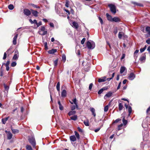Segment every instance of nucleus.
Listing matches in <instances>:
<instances>
[{
  "label": "nucleus",
  "instance_id": "60",
  "mask_svg": "<svg viewBox=\"0 0 150 150\" xmlns=\"http://www.w3.org/2000/svg\"><path fill=\"white\" fill-rule=\"evenodd\" d=\"M121 82H120L119 83V84H118V85L117 86V89H119L120 87V86H121Z\"/></svg>",
  "mask_w": 150,
  "mask_h": 150
},
{
  "label": "nucleus",
  "instance_id": "58",
  "mask_svg": "<svg viewBox=\"0 0 150 150\" xmlns=\"http://www.w3.org/2000/svg\"><path fill=\"white\" fill-rule=\"evenodd\" d=\"M121 120L120 119H117L116 120H115V121H114L115 123H117L118 122L120 121Z\"/></svg>",
  "mask_w": 150,
  "mask_h": 150
},
{
  "label": "nucleus",
  "instance_id": "10",
  "mask_svg": "<svg viewBox=\"0 0 150 150\" xmlns=\"http://www.w3.org/2000/svg\"><path fill=\"white\" fill-rule=\"evenodd\" d=\"M67 93L65 89H63L61 92V96L62 97H65L66 96Z\"/></svg>",
  "mask_w": 150,
  "mask_h": 150
},
{
  "label": "nucleus",
  "instance_id": "48",
  "mask_svg": "<svg viewBox=\"0 0 150 150\" xmlns=\"http://www.w3.org/2000/svg\"><path fill=\"white\" fill-rule=\"evenodd\" d=\"M4 87L5 89V90L8 91L9 89L8 86H7L5 84H4Z\"/></svg>",
  "mask_w": 150,
  "mask_h": 150
},
{
  "label": "nucleus",
  "instance_id": "40",
  "mask_svg": "<svg viewBox=\"0 0 150 150\" xmlns=\"http://www.w3.org/2000/svg\"><path fill=\"white\" fill-rule=\"evenodd\" d=\"M58 61V60L57 59L56 60L54 61V67H56L57 65Z\"/></svg>",
  "mask_w": 150,
  "mask_h": 150
},
{
  "label": "nucleus",
  "instance_id": "36",
  "mask_svg": "<svg viewBox=\"0 0 150 150\" xmlns=\"http://www.w3.org/2000/svg\"><path fill=\"white\" fill-rule=\"evenodd\" d=\"M26 147L27 150H33L31 146L30 145H27Z\"/></svg>",
  "mask_w": 150,
  "mask_h": 150
},
{
  "label": "nucleus",
  "instance_id": "26",
  "mask_svg": "<svg viewBox=\"0 0 150 150\" xmlns=\"http://www.w3.org/2000/svg\"><path fill=\"white\" fill-rule=\"evenodd\" d=\"M18 53L17 54H15L13 57V59L16 60L18 59Z\"/></svg>",
  "mask_w": 150,
  "mask_h": 150
},
{
  "label": "nucleus",
  "instance_id": "33",
  "mask_svg": "<svg viewBox=\"0 0 150 150\" xmlns=\"http://www.w3.org/2000/svg\"><path fill=\"white\" fill-rule=\"evenodd\" d=\"M75 134L78 139H80V136L79 134L76 131L74 132Z\"/></svg>",
  "mask_w": 150,
  "mask_h": 150
},
{
  "label": "nucleus",
  "instance_id": "35",
  "mask_svg": "<svg viewBox=\"0 0 150 150\" xmlns=\"http://www.w3.org/2000/svg\"><path fill=\"white\" fill-rule=\"evenodd\" d=\"M70 118L71 120H76L77 119V116L76 115H74V116L71 117Z\"/></svg>",
  "mask_w": 150,
  "mask_h": 150
},
{
  "label": "nucleus",
  "instance_id": "63",
  "mask_svg": "<svg viewBox=\"0 0 150 150\" xmlns=\"http://www.w3.org/2000/svg\"><path fill=\"white\" fill-rule=\"evenodd\" d=\"M50 26L52 27H54V25L53 23H50Z\"/></svg>",
  "mask_w": 150,
  "mask_h": 150
},
{
  "label": "nucleus",
  "instance_id": "41",
  "mask_svg": "<svg viewBox=\"0 0 150 150\" xmlns=\"http://www.w3.org/2000/svg\"><path fill=\"white\" fill-rule=\"evenodd\" d=\"M122 121H123V123L124 125H126V124H127V120H125V119L124 117V118L123 119Z\"/></svg>",
  "mask_w": 150,
  "mask_h": 150
},
{
  "label": "nucleus",
  "instance_id": "39",
  "mask_svg": "<svg viewBox=\"0 0 150 150\" xmlns=\"http://www.w3.org/2000/svg\"><path fill=\"white\" fill-rule=\"evenodd\" d=\"M133 3L134 4L137 5V6H143V5L140 3H137L135 2H133Z\"/></svg>",
  "mask_w": 150,
  "mask_h": 150
},
{
  "label": "nucleus",
  "instance_id": "44",
  "mask_svg": "<svg viewBox=\"0 0 150 150\" xmlns=\"http://www.w3.org/2000/svg\"><path fill=\"white\" fill-rule=\"evenodd\" d=\"M42 25V22L41 21H40L38 23H37V24H36L37 27L36 28L39 27L41 25Z\"/></svg>",
  "mask_w": 150,
  "mask_h": 150
},
{
  "label": "nucleus",
  "instance_id": "21",
  "mask_svg": "<svg viewBox=\"0 0 150 150\" xmlns=\"http://www.w3.org/2000/svg\"><path fill=\"white\" fill-rule=\"evenodd\" d=\"M90 110L92 113V114L94 117H95L96 116V114L95 112V109L94 108H92L90 109Z\"/></svg>",
  "mask_w": 150,
  "mask_h": 150
},
{
  "label": "nucleus",
  "instance_id": "7",
  "mask_svg": "<svg viewBox=\"0 0 150 150\" xmlns=\"http://www.w3.org/2000/svg\"><path fill=\"white\" fill-rule=\"evenodd\" d=\"M18 35V34L17 33H15V36L13 38V44L14 45H15L16 44V39L17 38Z\"/></svg>",
  "mask_w": 150,
  "mask_h": 150
},
{
  "label": "nucleus",
  "instance_id": "29",
  "mask_svg": "<svg viewBox=\"0 0 150 150\" xmlns=\"http://www.w3.org/2000/svg\"><path fill=\"white\" fill-rule=\"evenodd\" d=\"M11 129L12 133L14 134L17 133L19 132V130L18 129H13L12 128Z\"/></svg>",
  "mask_w": 150,
  "mask_h": 150
},
{
  "label": "nucleus",
  "instance_id": "46",
  "mask_svg": "<svg viewBox=\"0 0 150 150\" xmlns=\"http://www.w3.org/2000/svg\"><path fill=\"white\" fill-rule=\"evenodd\" d=\"M31 5L33 7L35 8H40L39 6H37V5L34 4H32Z\"/></svg>",
  "mask_w": 150,
  "mask_h": 150
},
{
  "label": "nucleus",
  "instance_id": "2",
  "mask_svg": "<svg viewBox=\"0 0 150 150\" xmlns=\"http://www.w3.org/2000/svg\"><path fill=\"white\" fill-rule=\"evenodd\" d=\"M87 46L89 49H93L95 47V45L94 42L93 41L90 42H87Z\"/></svg>",
  "mask_w": 150,
  "mask_h": 150
},
{
  "label": "nucleus",
  "instance_id": "28",
  "mask_svg": "<svg viewBox=\"0 0 150 150\" xmlns=\"http://www.w3.org/2000/svg\"><path fill=\"white\" fill-rule=\"evenodd\" d=\"M128 108V111L129 112L128 115L130 116L132 112V108L130 106H129Z\"/></svg>",
  "mask_w": 150,
  "mask_h": 150
},
{
  "label": "nucleus",
  "instance_id": "37",
  "mask_svg": "<svg viewBox=\"0 0 150 150\" xmlns=\"http://www.w3.org/2000/svg\"><path fill=\"white\" fill-rule=\"evenodd\" d=\"M8 8L10 10H13L14 8V6L13 5L10 4L8 5Z\"/></svg>",
  "mask_w": 150,
  "mask_h": 150
},
{
  "label": "nucleus",
  "instance_id": "38",
  "mask_svg": "<svg viewBox=\"0 0 150 150\" xmlns=\"http://www.w3.org/2000/svg\"><path fill=\"white\" fill-rule=\"evenodd\" d=\"M62 60L64 62L66 60V57L65 55L63 54L62 56Z\"/></svg>",
  "mask_w": 150,
  "mask_h": 150
},
{
  "label": "nucleus",
  "instance_id": "25",
  "mask_svg": "<svg viewBox=\"0 0 150 150\" xmlns=\"http://www.w3.org/2000/svg\"><path fill=\"white\" fill-rule=\"evenodd\" d=\"M76 112L75 111L72 110L69 112L68 114L70 116L75 114Z\"/></svg>",
  "mask_w": 150,
  "mask_h": 150
},
{
  "label": "nucleus",
  "instance_id": "62",
  "mask_svg": "<svg viewBox=\"0 0 150 150\" xmlns=\"http://www.w3.org/2000/svg\"><path fill=\"white\" fill-rule=\"evenodd\" d=\"M78 130L79 132H83L82 129H81L79 127H78Z\"/></svg>",
  "mask_w": 150,
  "mask_h": 150
},
{
  "label": "nucleus",
  "instance_id": "22",
  "mask_svg": "<svg viewBox=\"0 0 150 150\" xmlns=\"http://www.w3.org/2000/svg\"><path fill=\"white\" fill-rule=\"evenodd\" d=\"M9 117H5L2 119V122L3 124H5L6 123V121L8 120Z\"/></svg>",
  "mask_w": 150,
  "mask_h": 150
},
{
  "label": "nucleus",
  "instance_id": "30",
  "mask_svg": "<svg viewBox=\"0 0 150 150\" xmlns=\"http://www.w3.org/2000/svg\"><path fill=\"white\" fill-rule=\"evenodd\" d=\"M83 123L84 125L87 126H88L89 125V121L88 119L86 120H84L83 122Z\"/></svg>",
  "mask_w": 150,
  "mask_h": 150
},
{
  "label": "nucleus",
  "instance_id": "12",
  "mask_svg": "<svg viewBox=\"0 0 150 150\" xmlns=\"http://www.w3.org/2000/svg\"><path fill=\"white\" fill-rule=\"evenodd\" d=\"M146 32L147 33L149 36H150V27L147 26L145 28Z\"/></svg>",
  "mask_w": 150,
  "mask_h": 150
},
{
  "label": "nucleus",
  "instance_id": "3",
  "mask_svg": "<svg viewBox=\"0 0 150 150\" xmlns=\"http://www.w3.org/2000/svg\"><path fill=\"white\" fill-rule=\"evenodd\" d=\"M108 6L110 8V10L111 12L113 14H115L116 11V7L115 5L112 4H109Z\"/></svg>",
  "mask_w": 150,
  "mask_h": 150
},
{
  "label": "nucleus",
  "instance_id": "5",
  "mask_svg": "<svg viewBox=\"0 0 150 150\" xmlns=\"http://www.w3.org/2000/svg\"><path fill=\"white\" fill-rule=\"evenodd\" d=\"M135 77V75L133 73H131L129 75L128 79L130 80H132Z\"/></svg>",
  "mask_w": 150,
  "mask_h": 150
},
{
  "label": "nucleus",
  "instance_id": "27",
  "mask_svg": "<svg viewBox=\"0 0 150 150\" xmlns=\"http://www.w3.org/2000/svg\"><path fill=\"white\" fill-rule=\"evenodd\" d=\"M118 107H119V110L120 111L123 108V105H122V103H119V105H118Z\"/></svg>",
  "mask_w": 150,
  "mask_h": 150
},
{
  "label": "nucleus",
  "instance_id": "18",
  "mask_svg": "<svg viewBox=\"0 0 150 150\" xmlns=\"http://www.w3.org/2000/svg\"><path fill=\"white\" fill-rule=\"evenodd\" d=\"M70 139L71 141L74 142L76 140V138L74 135H72L70 137Z\"/></svg>",
  "mask_w": 150,
  "mask_h": 150
},
{
  "label": "nucleus",
  "instance_id": "53",
  "mask_svg": "<svg viewBox=\"0 0 150 150\" xmlns=\"http://www.w3.org/2000/svg\"><path fill=\"white\" fill-rule=\"evenodd\" d=\"M146 42L148 44H150V38H148L146 40Z\"/></svg>",
  "mask_w": 150,
  "mask_h": 150
},
{
  "label": "nucleus",
  "instance_id": "34",
  "mask_svg": "<svg viewBox=\"0 0 150 150\" xmlns=\"http://www.w3.org/2000/svg\"><path fill=\"white\" fill-rule=\"evenodd\" d=\"M10 50V48H9V49L6 52H5L4 53V57H3V59H5L6 58V53H8V51L9 50Z\"/></svg>",
  "mask_w": 150,
  "mask_h": 150
},
{
  "label": "nucleus",
  "instance_id": "64",
  "mask_svg": "<svg viewBox=\"0 0 150 150\" xmlns=\"http://www.w3.org/2000/svg\"><path fill=\"white\" fill-rule=\"evenodd\" d=\"M139 52V50H136L135 51L134 54H137Z\"/></svg>",
  "mask_w": 150,
  "mask_h": 150
},
{
  "label": "nucleus",
  "instance_id": "55",
  "mask_svg": "<svg viewBox=\"0 0 150 150\" xmlns=\"http://www.w3.org/2000/svg\"><path fill=\"white\" fill-rule=\"evenodd\" d=\"M85 39H85V38H83L82 39V40H81V44H82V45H83V44L84 43V42H85Z\"/></svg>",
  "mask_w": 150,
  "mask_h": 150
},
{
  "label": "nucleus",
  "instance_id": "57",
  "mask_svg": "<svg viewBox=\"0 0 150 150\" xmlns=\"http://www.w3.org/2000/svg\"><path fill=\"white\" fill-rule=\"evenodd\" d=\"M125 57V54H122V57H121V59L122 60L124 59Z\"/></svg>",
  "mask_w": 150,
  "mask_h": 150
},
{
  "label": "nucleus",
  "instance_id": "56",
  "mask_svg": "<svg viewBox=\"0 0 150 150\" xmlns=\"http://www.w3.org/2000/svg\"><path fill=\"white\" fill-rule=\"evenodd\" d=\"M93 83H91L89 85V89L90 90H91L93 86Z\"/></svg>",
  "mask_w": 150,
  "mask_h": 150
},
{
  "label": "nucleus",
  "instance_id": "47",
  "mask_svg": "<svg viewBox=\"0 0 150 150\" xmlns=\"http://www.w3.org/2000/svg\"><path fill=\"white\" fill-rule=\"evenodd\" d=\"M108 109V105H106L104 107V111L105 112H107Z\"/></svg>",
  "mask_w": 150,
  "mask_h": 150
},
{
  "label": "nucleus",
  "instance_id": "43",
  "mask_svg": "<svg viewBox=\"0 0 150 150\" xmlns=\"http://www.w3.org/2000/svg\"><path fill=\"white\" fill-rule=\"evenodd\" d=\"M122 126H123L122 124H121L120 125H119L118 126V130H120V129H121V127H122Z\"/></svg>",
  "mask_w": 150,
  "mask_h": 150
},
{
  "label": "nucleus",
  "instance_id": "6",
  "mask_svg": "<svg viewBox=\"0 0 150 150\" xmlns=\"http://www.w3.org/2000/svg\"><path fill=\"white\" fill-rule=\"evenodd\" d=\"M23 13L25 15L27 16L30 15L31 13V11L27 9H25L23 10Z\"/></svg>",
  "mask_w": 150,
  "mask_h": 150
},
{
  "label": "nucleus",
  "instance_id": "61",
  "mask_svg": "<svg viewBox=\"0 0 150 150\" xmlns=\"http://www.w3.org/2000/svg\"><path fill=\"white\" fill-rule=\"evenodd\" d=\"M100 128H98L97 129H95L94 130V131L96 132H98L100 130Z\"/></svg>",
  "mask_w": 150,
  "mask_h": 150
},
{
  "label": "nucleus",
  "instance_id": "59",
  "mask_svg": "<svg viewBox=\"0 0 150 150\" xmlns=\"http://www.w3.org/2000/svg\"><path fill=\"white\" fill-rule=\"evenodd\" d=\"M10 64L9 60H8L6 64H5V66H8Z\"/></svg>",
  "mask_w": 150,
  "mask_h": 150
},
{
  "label": "nucleus",
  "instance_id": "19",
  "mask_svg": "<svg viewBox=\"0 0 150 150\" xmlns=\"http://www.w3.org/2000/svg\"><path fill=\"white\" fill-rule=\"evenodd\" d=\"M124 35V34L123 32H119L118 35V38L120 39L122 38V37Z\"/></svg>",
  "mask_w": 150,
  "mask_h": 150
},
{
  "label": "nucleus",
  "instance_id": "20",
  "mask_svg": "<svg viewBox=\"0 0 150 150\" xmlns=\"http://www.w3.org/2000/svg\"><path fill=\"white\" fill-rule=\"evenodd\" d=\"M120 19L118 17H115L113 18L112 21H114L116 22H120Z\"/></svg>",
  "mask_w": 150,
  "mask_h": 150
},
{
  "label": "nucleus",
  "instance_id": "11",
  "mask_svg": "<svg viewBox=\"0 0 150 150\" xmlns=\"http://www.w3.org/2000/svg\"><path fill=\"white\" fill-rule=\"evenodd\" d=\"M106 77L105 76L102 77L98 79V82L99 83L104 82L106 80Z\"/></svg>",
  "mask_w": 150,
  "mask_h": 150
},
{
  "label": "nucleus",
  "instance_id": "16",
  "mask_svg": "<svg viewBox=\"0 0 150 150\" xmlns=\"http://www.w3.org/2000/svg\"><path fill=\"white\" fill-rule=\"evenodd\" d=\"M32 13L33 16L35 17H37L38 16V12L36 11H34L32 9H31Z\"/></svg>",
  "mask_w": 150,
  "mask_h": 150
},
{
  "label": "nucleus",
  "instance_id": "42",
  "mask_svg": "<svg viewBox=\"0 0 150 150\" xmlns=\"http://www.w3.org/2000/svg\"><path fill=\"white\" fill-rule=\"evenodd\" d=\"M146 49V46H145L144 47V48H141L140 49V52L141 53L143 52Z\"/></svg>",
  "mask_w": 150,
  "mask_h": 150
},
{
  "label": "nucleus",
  "instance_id": "24",
  "mask_svg": "<svg viewBox=\"0 0 150 150\" xmlns=\"http://www.w3.org/2000/svg\"><path fill=\"white\" fill-rule=\"evenodd\" d=\"M60 82H58L57 83L56 86V88L57 91L59 92H60Z\"/></svg>",
  "mask_w": 150,
  "mask_h": 150
},
{
  "label": "nucleus",
  "instance_id": "23",
  "mask_svg": "<svg viewBox=\"0 0 150 150\" xmlns=\"http://www.w3.org/2000/svg\"><path fill=\"white\" fill-rule=\"evenodd\" d=\"M126 68L125 67H122L120 69V73L121 74H122L126 70Z\"/></svg>",
  "mask_w": 150,
  "mask_h": 150
},
{
  "label": "nucleus",
  "instance_id": "49",
  "mask_svg": "<svg viewBox=\"0 0 150 150\" xmlns=\"http://www.w3.org/2000/svg\"><path fill=\"white\" fill-rule=\"evenodd\" d=\"M16 65V63L15 62H13L11 64V66L12 67L15 66Z\"/></svg>",
  "mask_w": 150,
  "mask_h": 150
},
{
  "label": "nucleus",
  "instance_id": "8",
  "mask_svg": "<svg viewBox=\"0 0 150 150\" xmlns=\"http://www.w3.org/2000/svg\"><path fill=\"white\" fill-rule=\"evenodd\" d=\"M112 93L111 92H109L107 93L104 96V98L105 99H106L107 98H109L112 96Z\"/></svg>",
  "mask_w": 150,
  "mask_h": 150
},
{
  "label": "nucleus",
  "instance_id": "9",
  "mask_svg": "<svg viewBox=\"0 0 150 150\" xmlns=\"http://www.w3.org/2000/svg\"><path fill=\"white\" fill-rule=\"evenodd\" d=\"M72 27L76 29H77L78 27V24L75 21H73L71 25Z\"/></svg>",
  "mask_w": 150,
  "mask_h": 150
},
{
  "label": "nucleus",
  "instance_id": "31",
  "mask_svg": "<svg viewBox=\"0 0 150 150\" xmlns=\"http://www.w3.org/2000/svg\"><path fill=\"white\" fill-rule=\"evenodd\" d=\"M72 102H71L70 101V103L71 104H73V103H74L75 104H76L77 103L76 102V98H74L72 100Z\"/></svg>",
  "mask_w": 150,
  "mask_h": 150
},
{
  "label": "nucleus",
  "instance_id": "45",
  "mask_svg": "<svg viewBox=\"0 0 150 150\" xmlns=\"http://www.w3.org/2000/svg\"><path fill=\"white\" fill-rule=\"evenodd\" d=\"M139 59L141 61H142L145 59V57L144 56H142Z\"/></svg>",
  "mask_w": 150,
  "mask_h": 150
},
{
  "label": "nucleus",
  "instance_id": "51",
  "mask_svg": "<svg viewBox=\"0 0 150 150\" xmlns=\"http://www.w3.org/2000/svg\"><path fill=\"white\" fill-rule=\"evenodd\" d=\"M76 108V106L75 105H72L71 107V109L72 110H75Z\"/></svg>",
  "mask_w": 150,
  "mask_h": 150
},
{
  "label": "nucleus",
  "instance_id": "14",
  "mask_svg": "<svg viewBox=\"0 0 150 150\" xmlns=\"http://www.w3.org/2000/svg\"><path fill=\"white\" fill-rule=\"evenodd\" d=\"M106 16L108 20L110 21H112L113 18L112 16L108 14V13L106 14Z\"/></svg>",
  "mask_w": 150,
  "mask_h": 150
},
{
  "label": "nucleus",
  "instance_id": "15",
  "mask_svg": "<svg viewBox=\"0 0 150 150\" xmlns=\"http://www.w3.org/2000/svg\"><path fill=\"white\" fill-rule=\"evenodd\" d=\"M57 52V50L56 49H52L51 50L48 51V52L50 54H53Z\"/></svg>",
  "mask_w": 150,
  "mask_h": 150
},
{
  "label": "nucleus",
  "instance_id": "4",
  "mask_svg": "<svg viewBox=\"0 0 150 150\" xmlns=\"http://www.w3.org/2000/svg\"><path fill=\"white\" fill-rule=\"evenodd\" d=\"M29 142L31 144L33 147H35L36 145V142L35 139L33 137H31L28 139Z\"/></svg>",
  "mask_w": 150,
  "mask_h": 150
},
{
  "label": "nucleus",
  "instance_id": "50",
  "mask_svg": "<svg viewBox=\"0 0 150 150\" xmlns=\"http://www.w3.org/2000/svg\"><path fill=\"white\" fill-rule=\"evenodd\" d=\"M98 18L101 24H102L103 23V22L102 19L100 16L98 17Z\"/></svg>",
  "mask_w": 150,
  "mask_h": 150
},
{
  "label": "nucleus",
  "instance_id": "17",
  "mask_svg": "<svg viewBox=\"0 0 150 150\" xmlns=\"http://www.w3.org/2000/svg\"><path fill=\"white\" fill-rule=\"evenodd\" d=\"M13 135L10 132H8L7 134V137L8 139H10L12 138Z\"/></svg>",
  "mask_w": 150,
  "mask_h": 150
},
{
  "label": "nucleus",
  "instance_id": "13",
  "mask_svg": "<svg viewBox=\"0 0 150 150\" xmlns=\"http://www.w3.org/2000/svg\"><path fill=\"white\" fill-rule=\"evenodd\" d=\"M58 103L59 105V110H62L64 109V108L59 100H58Z\"/></svg>",
  "mask_w": 150,
  "mask_h": 150
},
{
  "label": "nucleus",
  "instance_id": "54",
  "mask_svg": "<svg viewBox=\"0 0 150 150\" xmlns=\"http://www.w3.org/2000/svg\"><path fill=\"white\" fill-rule=\"evenodd\" d=\"M103 89L101 88L98 91V94H100L103 93Z\"/></svg>",
  "mask_w": 150,
  "mask_h": 150
},
{
  "label": "nucleus",
  "instance_id": "1",
  "mask_svg": "<svg viewBox=\"0 0 150 150\" xmlns=\"http://www.w3.org/2000/svg\"><path fill=\"white\" fill-rule=\"evenodd\" d=\"M38 33L40 35H44L47 34V31L45 30V26L43 25L41 26Z\"/></svg>",
  "mask_w": 150,
  "mask_h": 150
},
{
  "label": "nucleus",
  "instance_id": "32",
  "mask_svg": "<svg viewBox=\"0 0 150 150\" xmlns=\"http://www.w3.org/2000/svg\"><path fill=\"white\" fill-rule=\"evenodd\" d=\"M90 69V67L89 65L88 66V67L87 66H85L84 67V70L86 71H88Z\"/></svg>",
  "mask_w": 150,
  "mask_h": 150
},
{
  "label": "nucleus",
  "instance_id": "52",
  "mask_svg": "<svg viewBox=\"0 0 150 150\" xmlns=\"http://www.w3.org/2000/svg\"><path fill=\"white\" fill-rule=\"evenodd\" d=\"M44 46L45 50H47L48 49V48L47 47V42H45L44 43Z\"/></svg>",
  "mask_w": 150,
  "mask_h": 150
}]
</instances>
